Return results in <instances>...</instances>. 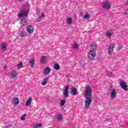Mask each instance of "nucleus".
<instances>
[{
	"label": "nucleus",
	"mask_w": 128,
	"mask_h": 128,
	"mask_svg": "<svg viewBox=\"0 0 128 128\" xmlns=\"http://www.w3.org/2000/svg\"><path fill=\"white\" fill-rule=\"evenodd\" d=\"M92 88L90 86L86 87V89L84 92V97L85 98V100L84 102V105L86 108H88L92 104Z\"/></svg>",
	"instance_id": "1"
},
{
	"label": "nucleus",
	"mask_w": 128,
	"mask_h": 128,
	"mask_svg": "<svg viewBox=\"0 0 128 128\" xmlns=\"http://www.w3.org/2000/svg\"><path fill=\"white\" fill-rule=\"evenodd\" d=\"M110 98H116V89L112 88V84H110Z\"/></svg>",
	"instance_id": "2"
},
{
	"label": "nucleus",
	"mask_w": 128,
	"mask_h": 128,
	"mask_svg": "<svg viewBox=\"0 0 128 128\" xmlns=\"http://www.w3.org/2000/svg\"><path fill=\"white\" fill-rule=\"evenodd\" d=\"M9 76L12 80H14L18 78V72L14 70H12L10 72Z\"/></svg>",
	"instance_id": "3"
},
{
	"label": "nucleus",
	"mask_w": 128,
	"mask_h": 128,
	"mask_svg": "<svg viewBox=\"0 0 128 128\" xmlns=\"http://www.w3.org/2000/svg\"><path fill=\"white\" fill-rule=\"evenodd\" d=\"M116 46V44H110L108 50V54H112V52H114V48Z\"/></svg>",
	"instance_id": "4"
},
{
	"label": "nucleus",
	"mask_w": 128,
	"mask_h": 128,
	"mask_svg": "<svg viewBox=\"0 0 128 128\" xmlns=\"http://www.w3.org/2000/svg\"><path fill=\"white\" fill-rule=\"evenodd\" d=\"M102 8H106V10H110V4L108 1H105L102 4Z\"/></svg>",
	"instance_id": "5"
},
{
	"label": "nucleus",
	"mask_w": 128,
	"mask_h": 128,
	"mask_svg": "<svg viewBox=\"0 0 128 128\" xmlns=\"http://www.w3.org/2000/svg\"><path fill=\"white\" fill-rule=\"evenodd\" d=\"M68 88H70V86H64V90L63 92V96L64 98H68Z\"/></svg>",
	"instance_id": "6"
},
{
	"label": "nucleus",
	"mask_w": 128,
	"mask_h": 128,
	"mask_svg": "<svg viewBox=\"0 0 128 128\" xmlns=\"http://www.w3.org/2000/svg\"><path fill=\"white\" fill-rule=\"evenodd\" d=\"M88 56L90 60H94V56H96V51H94V50L90 51L88 54Z\"/></svg>",
	"instance_id": "7"
},
{
	"label": "nucleus",
	"mask_w": 128,
	"mask_h": 128,
	"mask_svg": "<svg viewBox=\"0 0 128 128\" xmlns=\"http://www.w3.org/2000/svg\"><path fill=\"white\" fill-rule=\"evenodd\" d=\"M120 86H122V88L124 90H128V85L125 82H120Z\"/></svg>",
	"instance_id": "8"
},
{
	"label": "nucleus",
	"mask_w": 128,
	"mask_h": 128,
	"mask_svg": "<svg viewBox=\"0 0 128 128\" xmlns=\"http://www.w3.org/2000/svg\"><path fill=\"white\" fill-rule=\"evenodd\" d=\"M7 48L8 46H6V44L4 42H2L0 47V50H2V52H6Z\"/></svg>",
	"instance_id": "9"
},
{
	"label": "nucleus",
	"mask_w": 128,
	"mask_h": 128,
	"mask_svg": "<svg viewBox=\"0 0 128 128\" xmlns=\"http://www.w3.org/2000/svg\"><path fill=\"white\" fill-rule=\"evenodd\" d=\"M26 30L29 34H32L34 32V27L32 26H27Z\"/></svg>",
	"instance_id": "10"
},
{
	"label": "nucleus",
	"mask_w": 128,
	"mask_h": 128,
	"mask_svg": "<svg viewBox=\"0 0 128 128\" xmlns=\"http://www.w3.org/2000/svg\"><path fill=\"white\" fill-rule=\"evenodd\" d=\"M32 97H30L28 100L25 103L26 106H30V104H32Z\"/></svg>",
	"instance_id": "11"
},
{
	"label": "nucleus",
	"mask_w": 128,
	"mask_h": 128,
	"mask_svg": "<svg viewBox=\"0 0 128 128\" xmlns=\"http://www.w3.org/2000/svg\"><path fill=\"white\" fill-rule=\"evenodd\" d=\"M71 94L72 96H76L78 94V90L74 87H72L71 88Z\"/></svg>",
	"instance_id": "12"
},
{
	"label": "nucleus",
	"mask_w": 128,
	"mask_h": 128,
	"mask_svg": "<svg viewBox=\"0 0 128 128\" xmlns=\"http://www.w3.org/2000/svg\"><path fill=\"white\" fill-rule=\"evenodd\" d=\"M28 13L26 11H22V12H19L18 14V18H22V16H26Z\"/></svg>",
	"instance_id": "13"
},
{
	"label": "nucleus",
	"mask_w": 128,
	"mask_h": 128,
	"mask_svg": "<svg viewBox=\"0 0 128 128\" xmlns=\"http://www.w3.org/2000/svg\"><path fill=\"white\" fill-rule=\"evenodd\" d=\"M12 104H19L20 100L18 98L14 97V100L12 102Z\"/></svg>",
	"instance_id": "14"
},
{
	"label": "nucleus",
	"mask_w": 128,
	"mask_h": 128,
	"mask_svg": "<svg viewBox=\"0 0 128 128\" xmlns=\"http://www.w3.org/2000/svg\"><path fill=\"white\" fill-rule=\"evenodd\" d=\"M112 32H114V31H112V30H110L108 31H107L106 32V36L108 37V38H112Z\"/></svg>",
	"instance_id": "15"
},
{
	"label": "nucleus",
	"mask_w": 128,
	"mask_h": 128,
	"mask_svg": "<svg viewBox=\"0 0 128 128\" xmlns=\"http://www.w3.org/2000/svg\"><path fill=\"white\" fill-rule=\"evenodd\" d=\"M29 62H30V66L31 68H34V58H31L29 60Z\"/></svg>",
	"instance_id": "16"
},
{
	"label": "nucleus",
	"mask_w": 128,
	"mask_h": 128,
	"mask_svg": "<svg viewBox=\"0 0 128 128\" xmlns=\"http://www.w3.org/2000/svg\"><path fill=\"white\" fill-rule=\"evenodd\" d=\"M50 69L48 67H46L45 68L44 70V74H50Z\"/></svg>",
	"instance_id": "17"
},
{
	"label": "nucleus",
	"mask_w": 128,
	"mask_h": 128,
	"mask_svg": "<svg viewBox=\"0 0 128 128\" xmlns=\"http://www.w3.org/2000/svg\"><path fill=\"white\" fill-rule=\"evenodd\" d=\"M42 64H46V56H43L40 60Z\"/></svg>",
	"instance_id": "18"
},
{
	"label": "nucleus",
	"mask_w": 128,
	"mask_h": 128,
	"mask_svg": "<svg viewBox=\"0 0 128 128\" xmlns=\"http://www.w3.org/2000/svg\"><path fill=\"white\" fill-rule=\"evenodd\" d=\"M72 48L74 50H78V43L74 42L72 44Z\"/></svg>",
	"instance_id": "19"
},
{
	"label": "nucleus",
	"mask_w": 128,
	"mask_h": 128,
	"mask_svg": "<svg viewBox=\"0 0 128 128\" xmlns=\"http://www.w3.org/2000/svg\"><path fill=\"white\" fill-rule=\"evenodd\" d=\"M72 22V20L69 17L66 19V24H70Z\"/></svg>",
	"instance_id": "20"
},
{
	"label": "nucleus",
	"mask_w": 128,
	"mask_h": 128,
	"mask_svg": "<svg viewBox=\"0 0 128 128\" xmlns=\"http://www.w3.org/2000/svg\"><path fill=\"white\" fill-rule=\"evenodd\" d=\"M21 24L23 26H26V24H28V22H26V20L25 19H22V20H21Z\"/></svg>",
	"instance_id": "21"
},
{
	"label": "nucleus",
	"mask_w": 128,
	"mask_h": 128,
	"mask_svg": "<svg viewBox=\"0 0 128 128\" xmlns=\"http://www.w3.org/2000/svg\"><path fill=\"white\" fill-rule=\"evenodd\" d=\"M60 68V64H55L54 66V70H58Z\"/></svg>",
	"instance_id": "22"
},
{
	"label": "nucleus",
	"mask_w": 128,
	"mask_h": 128,
	"mask_svg": "<svg viewBox=\"0 0 128 128\" xmlns=\"http://www.w3.org/2000/svg\"><path fill=\"white\" fill-rule=\"evenodd\" d=\"M57 120L58 122H60L62 120V115L59 114L57 116Z\"/></svg>",
	"instance_id": "23"
},
{
	"label": "nucleus",
	"mask_w": 128,
	"mask_h": 128,
	"mask_svg": "<svg viewBox=\"0 0 128 128\" xmlns=\"http://www.w3.org/2000/svg\"><path fill=\"white\" fill-rule=\"evenodd\" d=\"M90 48H91V50H96V44H91L90 46Z\"/></svg>",
	"instance_id": "24"
},
{
	"label": "nucleus",
	"mask_w": 128,
	"mask_h": 128,
	"mask_svg": "<svg viewBox=\"0 0 128 128\" xmlns=\"http://www.w3.org/2000/svg\"><path fill=\"white\" fill-rule=\"evenodd\" d=\"M90 18V15L88 14H86L84 16L83 18L86 20L88 18Z\"/></svg>",
	"instance_id": "25"
},
{
	"label": "nucleus",
	"mask_w": 128,
	"mask_h": 128,
	"mask_svg": "<svg viewBox=\"0 0 128 128\" xmlns=\"http://www.w3.org/2000/svg\"><path fill=\"white\" fill-rule=\"evenodd\" d=\"M66 104V100H61V102H60V106H64V104Z\"/></svg>",
	"instance_id": "26"
},
{
	"label": "nucleus",
	"mask_w": 128,
	"mask_h": 128,
	"mask_svg": "<svg viewBox=\"0 0 128 128\" xmlns=\"http://www.w3.org/2000/svg\"><path fill=\"white\" fill-rule=\"evenodd\" d=\"M22 66H23L22 62H20L18 64H17V68H22Z\"/></svg>",
	"instance_id": "27"
},
{
	"label": "nucleus",
	"mask_w": 128,
	"mask_h": 128,
	"mask_svg": "<svg viewBox=\"0 0 128 128\" xmlns=\"http://www.w3.org/2000/svg\"><path fill=\"white\" fill-rule=\"evenodd\" d=\"M44 20V18H42V17H40L37 19V22H40L41 20Z\"/></svg>",
	"instance_id": "28"
},
{
	"label": "nucleus",
	"mask_w": 128,
	"mask_h": 128,
	"mask_svg": "<svg viewBox=\"0 0 128 128\" xmlns=\"http://www.w3.org/2000/svg\"><path fill=\"white\" fill-rule=\"evenodd\" d=\"M26 116L24 114V115H22L21 118H20V120H26Z\"/></svg>",
	"instance_id": "29"
},
{
	"label": "nucleus",
	"mask_w": 128,
	"mask_h": 128,
	"mask_svg": "<svg viewBox=\"0 0 128 128\" xmlns=\"http://www.w3.org/2000/svg\"><path fill=\"white\" fill-rule=\"evenodd\" d=\"M32 128H38V125H36V124H32Z\"/></svg>",
	"instance_id": "30"
},
{
	"label": "nucleus",
	"mask_w": 128,
	"mask_h": 128,
	"mask_svg": "<svg viewBox=\"0 0 128 128\" xmlns=\"http://www.w3.org/2000/svg\"><path fill=\"white\" fill-rule=\"evenodd\" d=\"M48 77H46L44 78V82H48Z\"/></svg>",
	"instance_id": "31"
},
{
	"label": "nucleus",
	"mask_w": 128,
	"mask_h": 128,
	"mask_svg": "<svg viewBox=\"0 0 128 128\" xmlns=\"http://www.w3.org/2000/svg\"><path fill=\"white\" fill-rule=\"evenodd\" d=\"M47 82L44 81L43 82H41V84L42 85V86H46V84Z\"/></svg>",
	"instance_id": "32"
},
{
	"label": "nucleus",
	"mask_w": 128,
	"mask_h": 128,
	"mask_svg": "<svg viewBox=\"0 0 128 128\" xmlns=\"http://www.w3.org/2000/svg\"><path fill=\"white\" fill-rule=\"evenodd\" d=\"M36 125H37V128H40V126H42V124H36Z\"/></svg>",
	"instance_id": "33"
},
{
	"label": "nucleus",
	"mask_w": 128,
	"mask_h": 128,
	"mask_svg": "<svg viewBox=\"0 0 128 128\" xmlns=\"http://www.w3.org/2000/svg\"><path fill=\"white\" fill-rule=\"evenodd\" d=\"M20 36H21V38H22V36H24V33L22 32L20 33Z\"/></svg>",
	"instance_id": "34"
},
{
	"label": "nucleus",
	"mask_w": 128,
	"mask_h": 128,
	"mask_svg": "<svg viewBox=\"0 0 128 128\" xmlns=\"http://www.w3.org/2000/svg\"><path fill=\"white\" fill-rule=\"evenodd\" d=\"M44 13H42V14L41 15V18H44Z\"/></svg>",
	"instance_id": "35"
},
{
	"label": "nucleus",
	"mask_w": 128,
	"mask_h": 128,
	"mask_svg": "<svg viewBox=\"0 0 128 128\" xmlns=\"http://www.w3.org/2000/svg\"><path fill=\"white\" fill-rule=\"evenodd\" d=\"M124 14H128V12H124Z\"/></svg>",
	"instance_id": "36"
},
{
	"label": "nucleus",
	"mask_w": 128,
	"mask_h": 128,
	"mask_svg": "<svg viewBox=\"0 0 128 128\" xmlns=\"http://www.w3.org/2000/svg\"><path fill=\"white\" fill-rule=\"evenodd\" d=\"M2 128H8V126H3Z\"/></svg>",
	"instance_id": "37"
},
{
	"label": "nucleus",
	"mask_w": 128,
	"mask_h": 128,
	"mask_svg": "<svg viewBox=\"0 0 128 128\" xmlns=\"http://www.w3.org/2000/svg\"><path fill=\"white\" fill-rule=\"evenodd\" d=\"M3 68H4V70H6V66H4Z\"/></svg>",
	"instance_id": "38"
},
{
	"label": "nucleus",
	"mask_w": 128,
	"mask_h": 128,
	"mask_svg": "<svg viewBox=\"0 0 128 128\" xmlns=\"http://www.w3.org/2000/svg\"><path fill=\"white\" fill-rule=\"evenodd\" d=\"M126 4H128V0H127V1L126 2Z\"/></svg>",
	"instance_id": "39"
}]
</instances>
